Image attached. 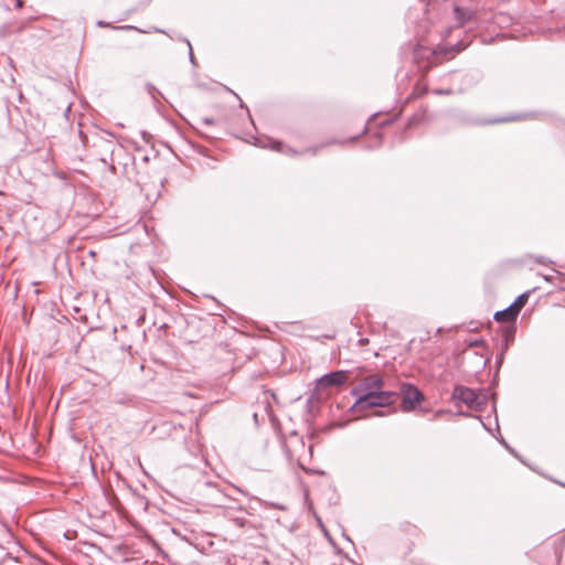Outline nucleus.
I'll return each instance as SVG.
<instances>
[{"mask_svg": "<svg viewBox=\"0 0 565 565\" xmlns=\"http://www.w3.org/2000/svg\"><path fill=\"white\" fill-rule=\"evenodd\" d=\"M383 377L380 374L363 377L352 390V395L356 397V401L350 411L353 414H360L373 407H385L394 404L398 396L397 393L383 391Z\"/></svg>", "mask_w": 565, "mask_h": 565, "instance_id": "1", "label": "nucleus"}, {"mask_svg": "<svg viewBox=\"0 0 565 565\" xmlns=\"http://www.w3.org/2000/svg\"><path fill=\"white\" fill-rule=\"evenodd\" d=\"M15 6L18 9H21L23 7V1L22 0H15Z\"/></svg>", "mask_w": 565, "mask_h": 565, "instance_id": "10", "label": "nucleus"}, {"mask_svg": "<svg viewBox=\"0 0 565 565\" xmlns=\"http://www.w3.org/2000/svg\"><path fill=\"white\" fill-rule=\"evenodd\" d=\"M277 149H278V150H281V149H280V142H277Z\"/></svg>", "mask_w": 565, "mask_h": 565, "instance_id": "12", "label": "nucleus"}, {"mask_svg": "<svg viewBox=\"0 0 565 565\" xmlns=\"http://www.w3.org/2000/svg\"><path fill=\"white\" fill-rule=\"evenodd\" d=\"M349 379V373L347 371H335L328 374H324L320 379L317 380L316 387L317 390H323L331 386H341Z\"/></svg>", "mask_w": 565, "mask_h": 565, "instance_id": "3", "label": "nucleus"}, {"mask_svg": "<svg viewBox=\"0 0 565 565\" xmlns=\"http://www.w3.org/2000/svg\"><path fill=\"white\" fill-rule=\"evenodd\" d=\"M228 520L237 527L249 526V522L244 516H230Z\"/></svg>", "mask_w": 565, "mask_h": 565, "instance_id": "7", "label": "nucleus"}, {"mask_svg": "<svg viewBox=\"0 0 565 565\" xmlns=\"http://www.w3.org/2000/svg\"><path fill=\"white\" fill-rule=\"evenodd\" d=\"M483 343H484L483 340L480 339V340H475V341L470 342L469 345L470 347H478V345H482Z\"/></svg>", "mask_w": 565, "mask_h": 565, "instance_id": "9", "label": "nucleus"}, {"mask_svg": "<svg viewBox=\"0 0 565 565\" xmlns=\"http://www.w3.org/2000/svg\"><path fill=\"white\" fill-rule=\"evenodd\" d=\"M114 29H118V30H137V28H135L132 25L114 26Z\"/></svg>", "mask_w": 565, "mask_h": 565, "instance_id": "8", "label": "nucleus"}, {"mask_svg": "<svg viewBox=\"0 0 565 565\" xmlns=\"http://www.w3.org/2000/svg\"><path fill=\"white\" fill-rule=\"evenodd\" d=\"M452 397L465 403L470 408L478 405V394L472 388L466 386H456Z\"/></svg>", "mask_w": 565, "mask_h": 565, "instance_id": "4", "label": "nucleus"}, {"mask_svg": "<svg viewBox=\"0 0 565 565\" xmlns=\"http://www.w3.org/2000/svg\"><path fill=\"white\" fill-rule=\"evenodd\" d=\"M402 408L405 412H412L424 399L423 393L414 385H406L402 390Z\"/></svg>", "mask_w": 565, "mask_h": 565, "instance_id": "2", "label": "nucleus"}, {"mask_svg": "<svg viewBox=\"0 0 565 565\" xmlns=\"http://www.w3.org/2000/svg\"><path fill=\"white\" fill-rule=\"evenodd\" d=\"M518 316H519V313L514 310V308L509 306L508 308L495 312L494 319L498 322H511V321H514Z\"/></svg>", "mask_w": 565, "mask_h": 565, "instance_id": "5", "label": "nucleus"}, {"mask_svg": "<svg viewBox=\"0 0 565 565\" xmlns=\"http://www.w3.org/2000/svg\"><path fill=\"white\" fill-rule=\"evenodd\" d=\"M529 296H530V292L526 291V292H523L514 301L512 305H510L512 308H514V310L520 313V311L522 310V308L525 306L527 299H529Z\"/></svg>", "mask_w": 565, "mask_h": 565, "instance_id": "6", "label": "nucleus"}, {"mask_svg": "<svg viewBox=\"0 0 565 565\" xmlns=\"http://www.w3.org/2000/svg\"><path fill=\"white\" fill-rule=\"evenodd\" d=\"M98 25H99V26H103V28H110V24H109V23H106V22H103V21H99V22H98Z\"/></svg>", "mask_w": 565, "mask_h": 565, "instance_id": "11", "label": "nucleus"}]
</instances>
